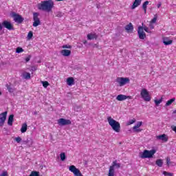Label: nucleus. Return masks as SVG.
I'll list each match as a JSON object with an SVG mask.
<instances>
[{
	"label": "nucleus",
	"mask_w": 176,
	"mask_h": 176,
	"mask_svg": "<svg viewBox=\"0 0 176 176\" xmlns=\"http://www.w3.org/2000/svg\"><path fill=\"white\" fill-rule=\"evenodd\" d=\"M2 28H3V26L0 23V31L2 30Z\"/></svg>",
	"instance_id": "nucleus-49"
},
{
	"label": "nucleus",
	"mask_w": 176,
	"mask_h": 176,
	"mask_svg": "<svg viewBox=\"0 0 176 176\" xmlns=\"http://www.w3.org/2000/svg\"><path fill=\"white\" fill-rule=\"evenodd\" d=\"M138 34L140 39H144V38H146V34H145V32H144V28L142 26L138 27Z\"/></svg>",
	"instance_id": "nucleus-11"
},
{
	"label": "nucleus",
	"mask_w": 176,
	"mask_h": 176,
	"mask_svg": "<svg viewBox=\"0 0 176 176\" xmlns=\"http://www.w3.org/2000/svg\"><path fill=\"white\" fill-rule=\"evenodd\" d=\"M0 127H2L5 124L6 117L8 116V111H5L0 114Z\"/></svg>",
	"instance_id": "nucleus-10"
},
{
	"label": "nucleus",
	"mask_w": 176,
	"mask_h": 176,
	"mask_svg": "<svg viewBox=\"0 0 176 176\" xmlns=\"http://www.w3.org/2000/svg\"><path fill=\"white\" fill-rule=\"evenodd\" d=\"M140 96H141V98H142L144 101H146L147 102H149V101L152 100V96H151V94L148 91V89L145 88L142 89L140 91Z\"/></svg>",
	"instance_id": "nucleus-4"
},
{
	"label": "nucleus",
	"mask_w": 176,
	"mask_h": 176,
	"mask_svg": "<svg viewBox=\"0 0 176 176\" xmlns=\"http://www.w3.org/2000/svg\"><path fill=\"white\" fill-rule=\"evenodd\" d=\"M166 164L167 166H174V162H171L170 157L166 158Z\"/></svg>",
	"instance_id": "nucleus-28"
},
{
	"label": "nucleus",
	"mask_w": 176,
	"mask_h": 176,
	"mask_svg": "<svg viewBox=\"0 0 176 176\" xmlns=\"http://www.w3.org/2000/svg\"><path fill=\"white\" fill-rule=\"evenodd\" d=\"M63 49H71V45H64L62 46Z\"/></svg>",
	"instance_id": "nucleus-44"
},
{
	"label": "nucleus",
	"mask_w": 176,
	"mask_h": 176,
	"mask_svg": "<svg viewBox=\"0 0 176 176\" xmlns=\"http://www.w3.org/2000/svg\"><path fill=\"white\" fill-rule=\"evenodd\" d=\"M133 133H141V131H142V129H140V128H135V129H133Z\"/></svg>",
	"instance_id": "nucleus-37"
},
{
	"label": "nucleus",
	"mask_w": 176,
	"mask_h": 176,
	"mask_svg": "<svg viewBox=\"0 0 176 176\" xmlns=\"http://www.w3.org/2000/svg\"><path fill=\"white\" fill-rule=\"evenodd\" d=\"M163 43L165 46H168L169 45L173 44V40H170L168 37L163 38Z\"/></svg>",
	"instance_id": "nucleus-15"
},
{
	"label": "nucleus",
	"mask_w": 176,
	"mask_h": 176,
	"mask_svg": "<svg viewBox=\"0 0 176 176\" xmlns=\"http://www.w3.org/2000/svg\"><path fill=\"white\" fill-rule=\"evenodd\" d=\"M171 129L173 131H175V133H176V126H172Z\"/></svg>",
	"instance_id": "nucleus-48"
},
{
	"label": "nucleus",
	"mask_w": 176,
	"mask_h": 176,
	"mask_svg": "<svg viewBox=\"0 0 176 176\" xmlns=\"http://www.w3.org/2000/svg\"><path fill=\"white\" fill-rule=\"evenodd\" d=\"M30 176H39V172H38V171H32Z\"/></svg>",
	"instance_id": "nucleus-34"
},
{
	"label": "nucleus",
	"mask_w": 176,
	"mask_h": 176,
	"mask_svg": "<svg viewBox=\"0 0 176 176\" xmlns=\"http://www.w3.org/2000/svg\"><path fill=\"white\" fill-rule=\"evenodd\" d=\"M74 78L72 77H69L67 79V83L68 85V86H72V85H74Z\"/></svg>",
	"instance_id": "nucleus-21"
},
{
	"label": "nucleus",
	"mask_w": 176,
	"mask_h": 176,
	"mask_svg": "<svg viewBox=\"0 0 176 176\" xmlns=\"http://www.w3.org/2000/svg\"><path fill=\"white\" fill-rule=\"evenodd\" d=\"M11 16L14 19V21L18 24H21L24 21V18L21 15L16 14V12H12Z\"/></svg>",
	"instance_id": "nucleus-7"
},
{
	"label": "nucleus",
	"mask_w": 176,
	"mask_h": 176,
	"mask_svg": "<svg viewBox=\"0 0 176 176\" xmlns=\"http://www.w3.org/2000/svg\"><path fill=\"white\" fill-rule=\"evenodd\" d=\"M23 52H24V50L21 47H18L16 50V53H23Z\"/></svg>",
	"instance_id": "nucleus-35"
},
{
	"label": "nucleus",
	"mask_w": 176,
	"mask_h": 176,
	"mask_svg": "<svg viewBox=\"0 0 176 176\" xmlns=\"http://www.w3.org/2000/svg\"><path fill=\"white\" fill-rule=\"evenodd\" d=\"M32 36H34V33H32V31L29 32L28 34V39L30 41V39H32Z\"/></svg>",
	"instance_id": "nucleus-33"
},
{
	"label": "nucleus",
	"mask_w": 176,
	"mask_h": 176,
	"mask_svg": "<svg viewBox=\"0 0 176 176\" xmlns=\"http://www.w3.org/2000/svg\"><path fill=\"white\" fill-rule=\"evenodd\" d=\"M60 156V160H62V162H64V160H65V153H61Z\"/></svg>",
	"instance_id": "nucleus-36"
},
{
	"label": "nucleus",
	"mask_w": 176,
	"mask_h": 176,
	"mask_svg": "<svg viewBox=\"0 0 176 176\" xmlns=\"http://www.w3.org/2000/svg\"><path fill=\"white\" fill-rule=\"evenodd\" d=\"M98 37V36H97V34H96L95 33H91L87 34V39L89 41H91V39H97Z\"/></svg>",
	"instance_id": "nucleus-18"
},
{
	"label": "nucleus",
	"mask_w": 176,
	"mask_h": 176,
	"mask_svg": "<svg viewBox=\"0 0 176 176\" xmlns=\"http://www.w3.org/2000/svg\"><path fill=\"white\" fill-rule=\"evenodd\" d=\"M27 123H24L22 124V126L21 128V133H25L27 131Z\"/></svg>",
	"instance_id": "nucleus-24"
},
{
	"label": "nucleus",
	"mask_w": 176,
	"mask_h": 176,
	"mask_svg": "<svg viewBox=\"0 0 176 176\" xmlns=\"http://www.w3.org/2000/svg\"><path fill=\"white\" fill-rule=\"evenodd\" d=\"M117 83H118V86L120 87L124 86L125 85H127V83H130V78L126 77H118L116 80Z\"/></svg>",
	"instance_id": "nucleus-6"
},
{
	"label": "nucleus",
	"mask_w": 176,
	"mask_h": 176,
	"mask_svg": "<svg viewBox=\"0 0 176 176\" xmlns=\"http://www.w3.org/2000/svg\"><path fill=\"white\" fill-rule=\"evenodd\" d=\"M31 60V55H29L28 57L25 58L26 63H28Z\"/></svg>",
	"instance_id": "nucleus-46"
},
{
	"label": "nucleus",
	"mask_w": 176,
	"mask_h": 176,
	"mask_svg": "<svg viewBox=\"0 0 176 176\" xmlns=\"http://www.w3.org/2000/svg\"><path fill=\"white\" fill-rule=\"evenodd\" d=\"M133 123H135V119H133V120H129L127 122V125L130 126V124H133Z\"/></svg>",
	"instance_id": "nucleus-39"
},
{
	"label": "nucleus",
	"mask_w": 176,
	"mask_h": 176,
	"mask_svg": "<svg viewBox=\"0 0 176 176\" xmlns=\"http://www.w3.org/2000/svg\"><path fill=\"white\" fill-rule=\"evenodd\" d=\"M148 5H149V1H145L142 5V8L144 11V13H146V8H147Z\"/></svg>",
	"instance_id": "nucleus-26"
},
{
	"label": "nucleus",
	"mask_w": 176,
	"mask_h": 176,
	"mask_svg": "<svg viewBox=\"0 0 176 176\" xmlns=\"http://www.w3.org/2000/svg\"><path fill=\"white\" fill-rule=\"evenodd\" d=\"M155 153H156V150L155 149L151 151L144 150L140 156L141 159H151V157H153Z\"/></svg>",
	"instance_id": "nucleus-5"
},
{
	"label": "nucleus",
	"mask_w": 176,
	"mask_h": 176,
	"mask_svg": "<svg viewBox=\"0 0 176 176\" xmlns=\"http://www.w3.org/2000/svg\"><path fill=\"white\" fill-rule=\"evenodd\" d=\"M142 28H143V30H144V31L146 32H148V34H151V31H149V28H148V27L144 26V27H142Z\"/></svg>",
	"instance_id": "nucleus-41"
},
{
	"label": "nucleus",
	"mask_w": 176,
	"mask_h": 176,
	"mask_svg": "<svg viewBox=\"0 0 176 176\" xmlns=\"http://www.w3.org/2000/svg\"><path fill=\"white\" fill-rule=\"evenodd\" d=\"M22 76L24 79H31V74L27 72H23Z\"/></svg>",
	"instance_id": "nucleus-23"
},
{
	"label": "nucleus",
	"mask_w": 176,
	"mask_h": 176,
	"mask_svg": "<svg viewBox=\"0 0 176 176\" xmlns=\"http://www.w3.org/2000/svg\"><path fill=\"white\" fill-rule=\"evenodd\" d=\"M125 30L127 31V32H133V30H134V27H133V24L130 23L125 27Z\"/></svg>",
	"instance_id": "nucleus-19"
},
{
	"label": "nucleus",
	"mask_w": 176,
	"mask_h": 176,
	"mask_svg": "<svg viewBox=\"0 0 176 176\" xmlns=\"http://www.w3.org/2000/svg\"><path fill=\"white\" fill-rule=\"evenodd\" d=\"M60 54H62V56H64V57H68V56H71V50H63L60 51Z\"/></svg>",
	"instance_id": "nucleus-16"
},
{
	"label": "nucleus",
	"mask_w": 176,
	"mask_h": 176,
	"mask_svg": "<svg viewBox=\"0 0 176 176\" xmlns=\"http://www.w3.org/2000/svg\"><path fill=\"white\" fill-rule=\"evenodd\" d=\"M157 20V16L155 15L154 18L151 20V21L150 23H151L152 24L156 23V21Z\"/></svg>",
	"instance_id": "nucleus-38"
},
{
	"label": "nucleus",
	"mask_w": 176,
	"mask_h": 176,
	"mask_svg": "<svg viewBox=\"0 0 176 176\" xmlns=\"http://www.w3.org/2000/svg\"><path fill=\"white\" fill-rule=\"evenodd\" d=\"M2 26L4 27L5 28H7V30H9L11 31L12 30H14L13 28V25H12V23L8 21H4L2 23Z\"/></svg>",
	"instance_id": "nucleus-13"
},
{
	"label": "nucleus",
	"mask_w": 176,
	"mask_h": 176,
	"mask_svg": "<svg viewBox=\"0 0 176 176\" xmlns=\"http://www.w3.org/2000/svg\"><path fill=\"white\" fill-rule=\"evenodd\" d=\"M174 101H175V98H173L172 99H170L169 100H168L165 104L166 107H170V105H171V104H173V102H174Z\"/></svg>",
	"instance_id": "nucleus-25"
},
{
	"label": "nucleus",
	"mask_w": 176,
	"mask_h": 176,
	"mask_svg": "<svg viewBox=\"0 0 176 176\" xmlns=\"http://www.w3.org/2000/svg\"><path fill=\"white\" fill-rule=\"evenodd\" d=\"M41 83L45 89H46L47 87V86H49V85H50L49 82H47V81H41Z\"/></svg>",
	"instance_id": "nucleus-30"
},
{
	"label": "nucleus",
	"mask_w": 176,
	"mask_h": 176,
	"mask_svg": "<svg viewBox=\"0 0 176 176\" xmlns=\"http://www.w3.org/2000/svg\"><path fill=\"white\" fill-rule=\"evenodd\" d=\"M69 171H70V173H72L74 176H83L82 172H80V170L77 168L75 165H71L70 166H69Z\"/></svg>",
	"instance_id": "nucleus-8"
},
{
	"label": "nucleus",
	"mask_w": 176,
	"mask_h": 176,
	"mask_svg": "<svg viewBox=\"0 0 176 176\" xmlns=\"http://www.w3.org/2000/svg\"><path fill=\"white\" fill-rule=\"evenodd\" d=\"M157 140H160L163 141V142H167V141H168V136L166 134L160 135L157 136Z\"/></svg>",
	"instance_id": "nucleus-14"
},
{
	"label": "nucleus",
	"mask_w": 176,
	"mask_h": 176,
	"mask_svg": "<svg viewBox=\"0 0 176 176\" xmlns=\"http://www.w3.org/2000/svg\"><path fill=\"white\" fill-rule=\"evenodd\" d=\"M33 27L41 25V20L39 19V14L38 12H34L33 14Z\"/></svg>",
	"instance_id": "nucleus-9"
},
{
	"label": "nucleus",
	"mask_w": 176,
	"mask_h": 176,
	"mask_svg": "<svg viewBox=\"0 0 176 176\" xmlns=\"http://www.w3.org/2000/svg\"><path fill=\"white\" fill-rule=\"evenodd\" d=\"M107 122L113 131H116V133H120V123H119V122L115 120L111 116L107 117Z\"/></svg>",
	"instance_id": "nucleus-2"
},
{
	"label": "nucleus",
	"mask_w": 176,
	"mask_h": 176,
	"mask_svg": "<svg viewBox=\"0 0 176 176\" xmlns=\"http://www.w3.org/2000/svg\"><path fill=\"white\" fill-rule=\"evenodd\" d=\"M71 120H66L64 118H60L58 120V124L59 126H67L68 124H71Z\"/></svg>",
	"instance_id": "nucleus-12"
},
{
	"label": "nucleus",
	"mask_w": 176,
	"mask_h": 176,
	"mask_svg": "<svg viewBox=\"0 0 176 176\" xmlns=\"http://www.w3.org/2000/svg\"><path fill=\"white\" fill-rule=\"evenodd\" d=\"M141 126H142V122H138V123L133 127V129H140Z\"/></svg>",
	"instance_id": "nucleus-29"
},
{
	"label": "nucleus",
	"mask_w": 176,
	"mask_h": 176,
	"mask_svg": "<svg viewBox=\"0 0 176 176\" xmlns=\"http://www.w3.org/2000/svg\"><path fill=\"white\" fill-rule=\"evenodd\" d=\"M14 116L13 114L10 115L8 118V126H13V119Z\"/></svg>",
	"instance_id": "nucleus-22"
},
{
	"label": "nucleus",
	"mask_w": 176,
	"mask_h": 176,
	"mask_svg": "<svg viewBox=\"0 0 176 176\" xmlns=\"http://www.w3.org/2000/svg\"><path fill=\"white\" fill-rule=\"evenodd\" d=\"M14 140L17 142V144H20L21 142V138L20 137L15 138Z\"/></svg>",
	"instance_id": "nucleus-42"
},
{
	"label": "nucleus",
	"mask_w": 176,
	"mask_h": 176,
	"mask_svg": "<svg viewBox=\"0 0 176 176\" xmlns=\"http://www.w3.org/2000/svg\"><path fill=\"white\" fill-rule=\"evenodd\" d=\"M160 6H162V3L157 4V8H160Z\"/></svg>",
	"instance_id": "nucleus-50"
},
{
	"label": "nucleus",
	"mask_w": 176,
	"mask_h": 176,
	"mask_svg": "<svg viewBox=\"0 0 176 176\" xmlns=\"http://www.w3.org/2000/svg\"><path fill=\"white\" fill-rule=\"evenodd\" d=\"M0 176H9L8 174V171H3L1 174H0Z\"/></svg>",
	"instance_id": "nucleus-45"
},
{
	"label": "nucleus",
	"mask_w": 176,
	"mask_h": 176,
	"mask_svg": "<svg viewBox=\"0 0 176 176\" xmlns=\"http://www.w3.org/2000/svg\"><path fill=\"white\" fill-rule=\"evenodd\" d=\"M7 89L8 90V91H10V93H13V88L10 87V86L7 85Z\"/></svg>",
	"instance_id": "nucleus-43"
},
{
	"label": "nucleus",
	"mask_w": 176,
	"mask_h": 176,
	"mask_svg": "<svg viewBox=\"0 0 176 176\" xmlns=\"http://www.w3.org/2000/svg\"><path fill=\"white\" fill-rule=\"evenodd\" d=\"M162 174L164 176H174V174H173L171 173H169V172H167V171H163Z\"/></svg>",
	"instance_id": "nucleus-32"
},
{
	"label": "nucleus",
	"mask_w": 176,
	"mask_h": 176,
	"mask_svg": "<svg viewBox=\"0 0 176 176\" xmlns=\"http://www.w3.org/2000/svg\"><path fill=\"white\" fill-rule=\"evenodd\" d=\"M173 113H176V110H175V111H173Z\"/></svg>",
	"instance_id": "nucleus-51"
},
{
	"label": "nucleus",
	"mask_w": 176,
	"mask_h": 176,
	"mask_svg": "<svg viewBox=\"0 0 176 176\" xmlns=\"http://www.w3.org/2000/svg\"><path fill=\"white\" fill-rule=\"evenodd\" d=\"M115 168H120V163H118L117 160L112 162L111 166L109 168L107 176H115Z\"/></svg>",
	"instance_id": "nucleus-3"
},
{
	"label": "nucleus",
	"mask_w": 176,
	"mask_h": 176,
	"mask_svg": "<svg viewBox=\"0 0 176 176\" xmlns=\"http://www.w3.org/2000/svg\"><path fill=\"white\" fill-rule=\"evenodd\" d=\"M54 6V3L52 0L44 1L38 4V9L45 12H52Z\"/></svg>",
	"instance_id": "nucleus-1"
},
{
	"label": "nucleus",
	"mask_w": 176,
	"mask_h": 176,
	"mask_svg": "<svg viewBox=\"0 0 176 176\" xmlns=\"http://www.w3.org/2000/svg\"><path fill=\"white\" fill-rule=\"evenodd\" d=\"M127 98H129V96L122 94H120L116 97L118 101H124V100H127Z\"/></svg>",
	"instance_id": "nucleus-17"
},
{
	"label": "nucleus",
	"mask_w": 176,
	"mask_h": 176,
	"mask_svg": "<svg viewBox=\"0 0 176 176\" xmlns=\"http://www.w3.org/2000/svg\"><path fill=\"white\" fill-rule=\"evenodd\" d=\"M63 14L62 12H57L56 13V17H63Z\"/></svg>",
	"instance_id": "nucleus-40"
},
{
	"label": "nucleus",
	"mask_w": 176,
	"mask_h": 176,
	"mask_svg": "<svg viewBox=\"0 0 176 176\" xmlns=\"http://www.w3.org/2000/svg\"><path fill=\"white\" fill-rule=\"evenodd\" d=\"M149 27H150L151 30H153L155 28V26H153V24H152V23H151V22L149 24Z\"/></svg>",
	"instance_id": "nucleus-47"
},
{
	"label": "nucleus",
	"mask_w": 176,
	"mask_h": 176,
	"mask_svg": "<svg viewBox=\"0 0 176 176\" xmlns=\"http://www.w3.org/2000/svg\"><path fill=\"white\" fill-rule=\"evenodd\" d=\"M141 1L142 0H135L133 6L131 7V9H135V8H138V6H140V5H141Z\"/></svg>",
	"instance_id": "nucleus-20"
},
{
	"label": "nucleus",
	"mask_w": 176,
	"mask_h": 176,
	"mask_svg": "<svg viewBox=\"0 0 176 176\" xmlns=\"http://www.w3.org/2000/svg\"><path fill=\"white\" fill-rule=\"evenodd\" d=\"M2 93L0 91V96H1Z\"/></svg>",
	"instance_id": "nucleus-52"
},
{
	"label": "nucleus",
	"mask_w": 176,
	"mask_h": 176,
	"mask_svg": "<svg viewBox=\"0 0 176 176\" xmlns=\"http://www.w3.org/2000/svg\"><path fill=\"white\" fill-rule=\"evenodd\" d=\"M162 101H163V99H162V98L160 100H155V105H157V107H159V104H162Z\"/></svg>",
	"instance_id": "nucleus-31"
},
{
	"label": "nucleus",
	"mask_w": 176,
	"mask_h": 176,
	"mask_svg": "<svg viewBox=\"0 0 176 176\" xmlns=\"http://www.w3.org/2000/svg\"><path fill=\"white\" fill-rule=\"evenodd\" d=\"M155 164L158 167H162L163 166V160H157Z\"/></svg>",
	"instance_id": "nucleus-27"
}]
</instances>
